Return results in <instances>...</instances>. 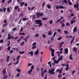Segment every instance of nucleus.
<instances>
[{
	"label": "nucleus",
	"instance_id": "f257e3e1",
	"mask_svg": "<svg viewBox=\"0 0 79 79\" xmlns=\"http://www.w3.org/2000/svg\"><path fill=\"white\" fill-rule=\"evenodd\" d=\"M35 23H36V24H39L38 25V27H40L42 26V20L40 19L36 20L35 21Z\"/></svg>",
	"mask_w": 79,
	"mask_h": 79
},
{
	"label": "nucleus",
	"instance_id": "f03ea898",
	"mask_svg": "<svg viewBox=\"0 0 79 79\" xmlns=\"http://www.w3.org/2000/svg\"><path fill=\"white\" fill-rule=\"evenodd\" d=\"M49 71H48V73L49 74L50 73L49 75V76H51L52 74H54L55 73L54 72L55 69H49Z\"/></svg>",
	"mask_w": 79,
	"mask_h": 79
},
{
	"label": "nucleus",
	"instance_id": "7ed1b4c3",
	"mask_svg": "<svg viewBox=\"0 0 79 79\" xmlns=\"http://www.w3.org/2000/svg\"><path fill=\"white\" fill-rule=\"evenodd\" d=\"M60 57H59L58 60H56H56H55L54 62L55 64H58V63H59V61H61V60H63V56H61Z\"/></svg>",
	"mask_w": 79,
	"mask_h": 79
},
{
	"label": "nucleus",
	"instance_id": "20e7f679",
	"mask_svg": "<svg viewBox=\"0 0 79 79\" xmlns=\"http://www.w3.org/2000/svg\"><path fill=\"white\" fill-rule=\"evenodd\" d=\"M43 13H40L39 12H37L36 13V15L37 17V18H39L40 16H42L43 15Z\"/></svg>",
	"mask_w": 79,
	"mask_h": 79
},
{
	"label": "nucleus",
	"instance_id": "39448f33",
	"mask_svg": "<svg viewBox=\"0 0 79 79\" xmlns=\"http://www.w3.org/2000/svg\"><path fill=\"white\" fill-rule=\"evenodd\" d=\"M47 69H45L44 71H42L41 73V74L42 77H44V74H45V73H47Z\"/></svg>",
	"mask_w": 79,
	"mask_h": 79
},
{
	"label": "nucleus",
	"instance_id": "423d86ee",
	"mask_svg": "<svg viewBox=\"0 0 79 79\" xmlns=\"http://www.w3.org/2000/svg\"><path fill=\"white\" fill-rule=\"evenodd\" d=\"M51 51H52L51 52V56H52L53 57L54 56V52H55V50L51 48Z\"/></svg>",
	"mask_w": 79,
	"mask_h": 79
},
{
	"label": "nucleus",
	"instance_id": "0eeeda50",
	"mask_svg": "<svg viewBox=\"0 0 79 79\" xmlns=\"http://www.w3.org/2000/svg\"><path fill=\"white\" fill-rule=\"evenodd\" d=\"M8 37L7 38V39L8 40H10L11 39V37H12V36L11 35V34H10V33H9V34H8Z\"/></svg>",
	"mask_w": 79,
	"mask_h": 79
},
{
	"label": "nucleus",
	"instance_id": "6e6552de",
	"mask_svg": "<svg viewBox=\"0 0 79 79\" xmlns=\"http://www.w3.org/2000/svg\"><path fill=\"white\" fill-rule=\"evenodd\" d=\"M64 44V43L63 42H61V43H60L59 45H60L59 47V48H61V47H62V45H63Z\"/></svg>",
	"mask_w": 79,
	"mask_h": 79
},
{
	"label": "nucleus",
	"instance_id": "1a4fd4ad",
	"mask_svg": "<svg viewBox=\"0 0 79 79\" xmlns=\"http://www.w3.org/2000/svg\"><path fill=\"white\" fill-rule=\"evenodd\" d=\"M39 53V49H37L36 51L35 52L34 54L35 55H37Z\"/></svg>",
	"mask_w": 79,
	"mask_h": 79
},
{
	"label": "nucleus",
	"instance_id": "9d476101",
	"mask_svg": "<svg viewBox=\"0 0 79 79\" xmlns=\"http://www.w3.org/2000/svg\"><path fill=\"white\" fill-rule=\"evenodd\" d=\"M34 53V52H33L32 51H31V52H29L27 54L29 55H31V56H33V54Z\"/></svg>",
	"mask_w": 79,
	"mask_h": 79
},
{
	"label": "nucleus",
	"instance_id": "9b49d317",
	"mask_svg": "<svg viewBox=\"0 0 79 79\" xmlns=\"http://www.w3.org/2000/svg\"><path fill=\"white\" fill-rule=\"evenodd\" d=\"M63 18H64V17H61L60 19H58V20L56 21V23H58V22H59V21H61V20L63 19Z\"/></svg>",
	"mask_w": 79,
	"mask_h": 79
},
{
	"label": "nucleus",
	"instance_id": "f8f14e48",
	"mask_svg": "<svg viewBox=\"0 0 79 79\" xmlns=\"http://www.w3.org/2000/svg\"><path fill=\"white\" fill-rule=\"evenodd\" d=\"M64 52L66 54H68V49L67 48H66L64 49Z\"/></svg>",
	"mask_w": 79,
	"mask_h": 79
},
{
	"label": "nucleus",
	"instance_id": "ddd939ff",
	"mask_svg": "<svg viewBox=\"0 0 79 79\" xmlns=\"http://www.w3.org/2000/svg\"><path fill=\"white\" fill-rule=\"evenodd\" d=\"M6 69H5L3 71V74L4 75V76H5V74H6Z\"/></svg>",
	"mask_w": 79,
	"mask_h": 79
},
{
	"label": "nucleus",
	"instance_id": "4468645a",
	"mask_svg": "<svg viewBox=\"0 0 79 79\" xmlns=\"http://www.w3.org/2000/svg\"><path fill=\"white\" fill-rule=\"evenodd\" d=\"M73 32H76L77 31V27H75L73 30Z\"/></svg>",
	"mask_w": 79,
	"mask_h": 79
},
{
	"label": "nucleus",
	"instance_id": "2eb2a0df",
	"mask_svg": "<svg viewBox=\"0 0 79 79\" xmlns=\"http://www.w3.org/2000/svg\"><path fill=\"white\" fill-rule=\"evenodd\" d=\"M76 20H73L71 21H70V23L71 24H73L74 23H76Z\"/></svg>",
	"mask_w": 79,
	"mask_h": 79
},
{
	"label": "nucleus",
	"instance_id": "dca6fc26",
	"mask_svg": "<svg viewBox=\"0 0 79 79\" xmlns=\"http://www.w3.org/2000/svg\"><path fill=\"white\" fill-rule=\"evenodd\" d=\"M59 8H60V9H65V7L63 6L59 5Z\"/></svg>",
	"mask_w": 79,
	"mask_h": 79
},
{
	"label": "nucleus",
	"instance_id": "f3484780",
	"mask_svg": "<svg viewBox=\"0 0 79 79\" xmlns=\"http://www.w3.org/2000/svg\"><path fill=\"white\" fill-rule=\"evenodd\" d=\"M77 49L76 47H74L73 48V50L74 52H75V53H76V52H77Z\"/></svg>",
	"mask_w": 79,
	"mask_h": 79
},
{
	"label": "nucleus",
	"instance_id": "a211bd4d",
	"mask_svg": "<svg viewBox=\"0 0 79 79\" xmlns=\"http://www.w3.org/2000/svg\"><path fill=\"white\" fill-rule=\"evenodd\" d=\"M74 39H75V37H74V36H73V37L72 40H71L70 42V44H73V42H74Z\"/></svg>",
	"mask_w": 79,
	"mask_h": 79
},
{
	"label": "nucleus",
	"instance_id": "6ab92c4d",
	"mask_svg": "<svg viewBox=\"0 0 79 79\" xmlns=\"http://www.w3.org/2000/svg\"><path fill=\"white\" fill-rule=\"evenodd\" d=\"M24 3H25V2H20V4H21L20 6H23V5H24Z\"/></svg>",
	"mask_w": 79,
	"mask_h": 79
},
{
	"label": "nucleus",
	"instance_id": "aec40b11",
	"mask_svg": "<svg viewBox=\"0 0 79 79\" xmlns=\"http://www.w3.org/2000/svg\"><path fill=\"white\" fill-rule=\"evenodd\" d=\"M74 8H77V7H79V4H74Z\"/></svg>",
	"mask_w": 79,
	"mask_h": 79
},
{
	"label": "nucleus",
	"instance_id": "412c9836",
	"mask_svg": "<svg viewBox=\"0 0 79 79\" xmlns=\"http://www.w3.org/2000/svg\"><path fill=\"white\" fill-rule=\"evenodd\" d=\"M69 59L71 60H72L73 59V58L72 57V54H71L69 56Z\"/></svg>",
	"mask_w": 79,
	"mask_h": 79
},
{
	"label": "nucleus",
	"instance_id": "4be33fe9",
	"mask_svg": "<svg viewBox=\"0 0 79 79\" xmlns=\"http://www.w3.org/2000/svg\"><path fill=\"white\" fill-rule=\"evenodd\" d=\"M68 0L69 2V5H70V6L72 5V3L71 2V1H70V0Z\"/></svg>",
	"mask_w": 79,
	"mask_h": 79
},
{
	"label": "nucleus",
	"instance_id": "5701e85b",
	"mask_svg": "<svg viewBox=\"0 0 79 79\" xmlns=\"http://www.w3.org/2000/svg\"><path fill=\"white\" fill-rule=\"evenodd\" d=\"M55 58H56V57H54L52 59V60H53V61L54 62V63H55V61H56V59L55 60Z\"/></svg>",
	"mask_w": 79,
	"mask_h": 79
},
{
	"label": "nucleus",
	"instance_id": "b1692460",
	"mask_svg": "<svg viewBox=\"0 0 79 79\" xmlns=\"http://www.w3.org/2000/svg\"><path fill=\"white\" fill-rule=\"evenodd\" d=\"M62 77V75L61 74H59L58 75V78H61Z\"/></svg>",
	"mask_w": 79,
	"mask_h": 79
},
{
	"label": "nucleus",
	"instance_id": "393cba45",
	"mask_svg": "<svg viewBox=\"0 0 79 79\" xmlns=\"http://www.w3.org/2000/svg\"><path fill=\"white\" fill-rule=\"evenodd\" d=\"M7 58V61H9V59H10V56H8L6 57Z\"/></svg>",
	"mask_w": 79,
	"mask_h": 79
},
{
	"label": "nucleus",
	"instance_id": "a878e982",
	"mask_svg": "<svg viewBox=\"0 0 79 79\" xmlns=\"http://www.w3.org/2000/svg\"><path fill=\"white\" fill-rule=\"evenodd\" d=\"M66 26H70V24H69V23H66Z\"/></svg>",
	"mask_w": 79,
	"mask_h": 79
},
{
	"label": "nucleus",
	"instance_id": "bb28decb",
	"mask_svg": "<svg viewBox=\"0 0 79 79\" xmlns=\"http://www.w3.org/2000/svg\"><path fill=\"white\" fill-rule=\"evenodd\" d=\"M19 60H17L16 63H14V64H15V65H17V64H18L19 63Z\"/></svg>",
	"mask_w": 79,
	"mask_h": 79
},
{
	"label": "nucleus",
	"instance_id": "cd10ccee",
	"mask_svg": "<svg viewBox=\"0 0 79 79\" xmlns=\"http://www.w3.org/2000/svg\"><path fill=\"white\" fill-rule=\"evenodd\" d=\"M37 48V46H33V47H32V49H35V48Z\"/></svg>",
	"mask_w": 79,
	"mask_h": 79
},
{
	"label": "nucleus",
	"instance_id": "c85d7f7f",
	"mask_svg": "<svg viewBox=\"0 0 79 79\" xmlns=\"http://www.w3.org/2000/svg\"><path fill=\"white\" fill-rule=\"evenodd\" d=\"M24 44V42L23 41L20 44V45L21 46H23Z\"/></svg>",
	"mask_w": 79,
	"mask_h": 79
},
{
	"label": "nucleus",
	"instance_id": "c756f323",
	"mask_svg": "<svg viewBox=\"0 0 79 79\" xmlns=\"http://www.w3.org/2000/svg\"><path fill=\"white\" fill-rule=\"evenodd\" d=\"M32 72V70L31 69L30 70H29L28 72V74H31V73Z\"/></svg>",
	"mask_w": 79,
	"mask_h": 79
},
{
	"label": "nucleus",
	"instance_id": "7c9ffc66",
	"mask_svg": "<svg viewBox=\"0 0 79 79\" xmlns=\"http://www.w3.org/2000/svg\"><path fill=\"white\" fill-rule=\"evenodd\" d=\"M64 3H65L66 4H68V1L67 0H64Z\"/></svg>",
	"mask_w": 79,
	"mask_h": 79
},
{
	"label": "nucleus",
	"instance_id": "2f4dec72",
	"mask_svg": "<svg viewBox=\"0 0 79 79\" xmlns=\"http://www.w3.org/2000/svg\"><path fill=\"white\" fill-rule=\"evenodd\" d=\"M20 57H21V56L20 55H19L18 56H17V60H19Z\"/></svg>",
	"mask_w": 79,
	"mask_h": 79
},
{
	"label": "nucleus",
	"instance_id": "473e14b6",
	"mask_svg": "<svg viewBox=\"0 0 79 79\" xmlns=\"http://www.w3.org/2000/svg\"><path fill=\"white\" fill-rule=\"evenodd\" d=\"M24 53V51H22V52H21V51L19 52V53H20V54H23Z\"/></svg>",
	"mask_w": 79,
	"mask_h": 79
},
{
	"label": "nucleus",
	"instance_id": "72a5a7b5",
	"mask_svg": "<svg viewBox=\"0 0 79 79\" xmlns=\"http://www.w3.org/2000/svg\"><path fill=\"white\" fill-rule=\"evenodd\" d=\"M48 19V18H43L42 19V20H43V21H45V20H47V19Z\"/></svg>",
	"mask_w": 79,
	"mask_h": 79
},
{
	"label": "nucleus",
	"instance_id": "f704fd0d",
	"mask_svg": "<svg viewBox=\"0 0 79 79\" xmlns=\"http://www.w3.org/2000/svg\"><path fill=\"white\" fill-rule=\"evenodd\" d=\"M47 6L48 9H50L51 8V7H50V6L49 5H47Z\"/></svg>",
	"mask_w": 79,
	"mask_h": 79
},
{
	"label": "nucleus",
	"instance_id": "c9c22d12",
	"mask_svg": "<svg viewBox=\"0 0 79 79\" xmlns=\"http://www.w3.org/2000/svg\"><path fill=\"white\" fill-rule=\"evenodd\" d=\"M42 36L43 37V38H45V37H46V35L44 34L42 35Z\"/></svg>",
	"mask_w": 79,
	"mask_h": 79
},
{
	"label": "nucleus",
	"instance_id": "e433bc0d",
	"mask_svg": "<svg viewBox=\"0 0 79 79\" xmlns=\"http://www.w3.org/2000/svg\"><path fill=\"white\" fill-rule=\"evenodd\" d=\"M19 8V6H16L15 7V10H17Z\"/></svg>",
	"mask_w": 79,
	"mask_h": 79
},
{
	"label": "nucleus",
	"instance_id": "4c0bfd02",
	"mask_svg": "<svg viewBox=\"0 0 79 79\" xmlns=\"http://www.w3.org/2000/svg\"><path fill=\"white\" fill-rule=\"evenodd\" d=\"M49 24H52L53 23V20H51L49 21Z\"/></svg>",
	"mask_w": 79,
	"mask_h": 79
},
{
	"label": "nucleus",
	"instance_id": "58836bf2",
	"mask_svg": "<svg viewBox=\"0 0 79 79\" xmlns=\"http://www.w3.org/2000/svg\"><path fill=\"white\" fill-rule=\"evenodd\" d=\"M10 49H11V48H10V46H9L7 48V50H8V51H10Z\"/></svg>",
	"mask_w": 79,
	"mask_h": 79
},
{
	"label": "nucleus",
	"instance_id": "ea45409f",
	"mask_svg": "<svg viewBox=\"0 0 79 79\" xmlns=\"http://www.w3.org/2000/svg\"><path fill=\"white\" fill-rule=\"evenodd\" d=\"M48 34L49 35H52V31H50Z\"/></svg>",
	"mask_w": 79,
	"mask_h": 79
},
{
	"label": "nucleus",
	"instance_id": "a19ab883",
	"mask_svg": "<svg viewBox=\"0 0 79 79\" xmlns=\"http://www.w3.org/2000/svg\"><path fill=\"white\" fill-rule=\"evenodd\" d=\"M61 26H62V28L64 27V26H65V24H64V23H63V24H62Z\"/></svg>",
	"mask_w": 79,
	"mask_h": 79
},
{
	"label": "nucleus",
	"instance_id": "79ce46f5",
	"mask_svg": "<svg viewBox=\"0 0 79 79\" xmlns=\"http://www.w3.org/2000/svg\"><path fill=\"white\" fill-rule=\"evenodd\" d=\"M34 68V65H33L31 67V69L32 70Z\"/></svg>",
	"mask_w": 79,
	"mask_h": 79
},
{
	"label": "nucleus",
	"instance_id": "37998d69",
	"mask_svg": "<svg viewBox=\"0 0 79 79\" xmlns=\"http://www.w3.org/2000/svg\"><path fill=\"white\" fill-rule=\"evenodd\" d=\"M67 38H72L73 37V36H66Z\"/></svg>",
	"mask_w": 79,
	"mask_h": 79
},
{
	"label": "nucleus",
	"instance_id": "c03bdc74",
	"mask_svg": "<svg viewBox=\"0 0 79 79\" xmlns=\"http://www.w3.org/2000/svg\"><path fill=\"white\" fill-rule=\"evenodd\" d=\"M56 32H55L53 35V37H55V35H56Z\"/></svg>",
	"mask_w": 79,
	"mask_h": 79
},
{
	"label": "nucleus",
	"instance_id": "a18cd8bd",
	"mask_svg": "<svg viewBox=\"0 0 79 79\" xmlns=\"http://www.w3.org/2000/svg\"><path fill=\"white\" fill-rule=\"evenodd\" d=\"M3 43V40L2 39L1 40H0V43H1V44H2V43Z\"/></svg>",
	"mask_w": 79,
	"mask_h": 79
},
{
	"label": "nucleus",
	"instance_id": "49530a36",
	"mask_svg": "<svg viewBox=\"0 0 79 79\" xmlns=\"http://www.w3.org/2000/svg\"><path fill=\"white\" fill-rule=\"evenodd\" d=\"M64 32L65 34H68V31H64Z\"/></svg>",
	"mask_w": 79,
	"mask_h": 79
},
{
	"label": "nucleus",
	"instance_id": "de8ad7c7",
	"mask_svg": "<svg viewBox=\"0 0 79 79\" xmlns=\"http://www.w3.org/2000/svg\"><path fill=\"white\" fill-rule=\"evenodd\" d=\"M19 76H20V73H19L18 74H17L16 75V77H19Z\"/></svg>",
	"mask_w": 79,
	"mask_h": 79
},
{
	"label": "nucleus",
	"instance_id": "09e8293b",
	"mask_svg": "<svg viewBox=\"0 0 79 79\" xmlns=\"http://www.w3.org/2000/svg\"><path fill=\"white\" fill-rule=\"evenodd\" d=\"M7 77H8V75H6L3 78V79H6V78H7Z\"/></svg>",
	"mask_w": 79,
	"mask_h": 79
},
{
	"label": "nucleus",
	"instance_id": "8fccbe9b",
	"mask_svg": "<svg viewBox=\"0 0 79 79\" xmlns=\"http://www.w3.org/2000/svg\"><path fill=\"white\" fill-rule=\"evenodd\" d=\"M45 2H44L43 3L42 5V7H44V6H45Z\"/></svg>",
	"mask_w": 79,
	"mask_h": 79
},
{
	"label": "nucleus",
	"instance_id": "3c124183",
	"mask_svg": "<svg viewBox=\"0 0 79 79\" xmlns=\"http://www.w3.org/2000/svg\"><path fill=\"white\" fill-rule=\"evenodd\" d=\"M19 35H25V33H21L19 34Z\"/></svg>",
	"mask_w": 79,
	"mask_h": 79
},
{
	"label": "nucleus",
	"instance_id": "603ef678",
	"mask_svg": "<svg viewBox=\"0 0 79 79\" xmlns=\"http://www.w3.org/2000/svg\"><path fill=\"white\" fill-rule=\"evenodd\" d=\"M4 12H6V8H3Z\"/></svg>",
	"mask_w": 79,
	"mask_h": 79
},
{
	"label": "nucleus",
	"instance_id": "864d4df0",
	"mask_svg": "<svg viewBox=\"0 0 79 79\" xmlns=\"http://www.w3.org/2000/svg\"><path fill=\"white\" fill-rule=\"evenodd\" d=\"M32 18H33V19H35L36 17H35V15H32Z\"/></svg>",
	"mask_w": 79,
	"mask_h": 79
},
{
	"label": "nucleus",
	"instance_id": "5fc2aeb1",
	"mask_svg": "<svg viewBox=\"0 0 79 79\" xmlns=\"http://www.w3.org/2000/svg\"><path fill=\"white\" fill-rule=\"evenodd\" d=\"M36 44H37L36 42H35L33 44L32 46H35V45H36Z\"/></svg>",
	"mask_w": 79,
	"mask_h": 79
},
{
	"label": "nucleus",
	"instance_id": "6e6d98bb",
	"mask_svg": "<svg viewBox=\"0 0 79 79\" xmlns=\"http://www.w3.org/2000/svg\"><path fill=\"white\" fill-rule=\"evenodd\" d=\"M7 24H8L6 23V24H5L3 25V27H5V26H7Z\"/></svg>",
	"mask_w": 79,
	"mask_h": 79
},
{
	"label": "nucleus",
	"instance_id": "4d7b16f0",
	"mask_svg": "<svg viewBox=\"0 0 79 79\" xmlns=\"http://www.w3.org/2000/svg\"><path fill=\"white\" fill-rule=\"evenodd\" d=\"M62 39V37H59L57 39L58 40H60L61 39Z\"/></svg>",
	"mask_w": 79,
	"mask_h": 79
},
{
	"label": "nucleus",
	"instance_id": "13d9d810",
	"mask_svg": "<svg viewBox=\"0 0 79 79\" xmlns=\"http://www.w3.org/2000/svg\"><path fill=\"white\" fill-rule=\"evenodd\" d=\"M51 41L53 40V41H54V39L53 38V37H52L51 38Z\"/></svg>",
	"mask_w": 79,
	"mask_h": 79
},
{
	"label": "nucleus",
	"instance_id": "bf43d9fd",
	"mask_svg": "<svg viewBox=\"0 0 79 79\" xmlns=\"http://www.w3.org/2000/svg\"><path fill=\"white\" fill-rule=\"evenodd\" d=\"M69 69V68H68V67H66L65 69V70L66 71H68V69Z\"/></svg>",
	"mask_w": 79,
	"mask_h": 79
},
{
	"label": "nucleus",
	"instance_id": "052dcab7",
	"mask_svg": "<svg viewBox=\"0 0 79 79\" xmlns=\"http://www.w3.org/2000/svg\"><path fill=\"white\" fill-rule=\"evenodd\" d=\"M60 8V7L58 6H57L56 7V9H57V10H58Z\"/></svg>",
	"mask_w": 79,
	"mask_h": 79
},
{
	"label": "nucleus",
	"instance_id": "680f3d73",
	"mask_svg": "<svg viewBox=\"0 0 79 79\" xmlns=\"http://www.w3.org/2000/svg\"><path fill=\"white\" fill-rule=\"evenodd\" d=\"M39 34L37 33L35 35V37H39Z\"/></svg>",
	"mask_w": 79,
	"mask_h": 79
},
{
	"label": "nucleus",
	"instance_id": "e2e57ef3",
	"mask_svg": "<svg viewBox=\"0 0 79 79\" xmlns=\"http://www.w3.org/2000/svg\"><path fill=\"white\" fill-rule=\"evenodd\" d=\"M62 72V69H61L60 70L59 72V74H61V73Z\"/></svg>",
	"mask_w": 79,
	"mask_h": 79
},
{
	"label": "nucleus",
	"instance_id": "0e129e2a",
	"mask_svg": "<svg viewBox=\"0 0 79 79\" xmlns=\"http://www.w3.org/2000/svg\"><path fill=\"white\" fill-rule=\"evenodd\" d=\"M11 1H12V0H9L7 2V3H10L11 2Z\"/></svg>",
	"mask_w": 79,
	"mask_h": 79
},
{
	"label": "nucleus",
	"instance_id": "69168bd1",
	"mask_svg": "<svg viewBox=\"0 0 79 79\" xmlns=\"http://www.w3.org/2000/svg\"><path fill=\"white\" fill-rule=\"evenodd\" d=\"M57 31L58 32H61V30L60 29H58L57 30Z\"/></svg>",
	"mask_w": 79,
	"mask_h": 79
},
{
	"label": "nucleus",
	"instance_id": "338daca9",
	"mask_svg": "<svg viewBox=\"0 0 79 79\" xmlns=\"http://www.w3.org/2000/svg\"><path fill=\"white\" fill-rule=\"evenodd\" d=\"M7 11L9 12H10V9L9 8V7L7 8Z\"/></svg>",
	"mask_w": 79,
	"mask_h": 79
},
{
	"label": "nucleus",
	"instance_id": "774afa93",
	"mask_svg": "<svg viewBox=\"0 0 79 79\" xmlns=\"http://www.w3.org/2000/svg\"><path fill=\"white\" fill-rule=\"evenodd\" d=\"M31 65H32L31 63H29L28 64V66H30Z\"/></svg>",
	"mask_w": 79,
	"mask_h": 79
}]
</instances>
